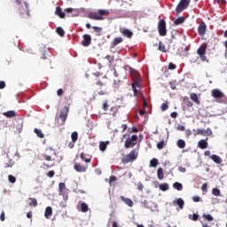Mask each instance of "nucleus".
Returning <instances> with one entry per match:
<instances>
[{
    "instance_id": "nucleus-1",
    "label": "nucleus",
    "mask_w": 227,
    "mask_h": 227,
    "mask_svg": "<svg viewBox=\"0 0 227 227\" xmlns=\"http://www.w3.org/2000/svg\"><path fill=\"white\" fill-rule=\"evenodd\" d=\"M130 75L133 81L131 86L134 92V97H137V94L139 91H141V84L143 80L141 79V74L136 69H130Z\"/></svg>"
},
{
    "instance_id": "nucleus-2",
    "label": "nucleus",
    "mask_w": 227,
    "mask_h": 227,
    "mask_svg": "<svg viewBox=\"0 0 227 227\" xmlns=\"http://www.w3.org/2000/svg\"><path fill=\"white\" fill-rule=\"evenodd\" d=\"M104 15H109V11L99 9L98 12H91L88 14V19L91 20H104Z\"/></svg>"
},
{
    "instance_id": "nucleus-3",
    "label": "nucleus",
    "mask_w": 227,
    "mask_h": 227,
    "mask_svg": "<svg viewBox=\"0 0 227 227\" xmlns=\"http://www.w3.org/2000/svg\"><path fill=\"white\" fill-rule=\"evenodd\" d=\"M125 137H128L126 139V141L124 142V146L126 148H134V146H136L137 145V135H132L130 137V135L124 134L122 136V139H124Z\"/></svg>"
},
{
    "instance_id": "nucleus-4",
    "label": "nucleus",
    "mask_w": 227,
    "mask_h": 227,
    "mask_svg": "<svg viewBox=\"0 0 227 227\" xmlns=\"http://www.w3.org/2000/svg\"><path fill=\"white\" fill-rule=\"evenodd\" d=\"M138 153L136 150L130 151L129 154H126L122 159V164H129V162H134L137 159Z\"/></svg>"
},
{
    "instance_id": "nucleus-5",
    "label": "nucleus",
    "mask_w": 227,
    "mask_h": 227,
    "mask_svg": "<svg viewBox=\"0 0 227 227\" xmlns=\"http://www.w3.org/2000/svg\"><path fill=\"white\" fill-rule=\"evenodd\" d=\"M191 4V0H181L176 8V13H182L184 10L189 8V4Z\"/></svg>"
},
{
    "instance_id": "nucleus-6",
    "label": "nucleus",
    "mask_w": 227,
    "mask_h": 227,
    "mask_svg": "<svg viewBox=\"0 0 227 227\" xmlns=\"http://www.w3.org/2000/svg\"><path fill=\"white\" fill-rule=\"evenodd\" d=\"M158 31L160 36H166L168 35V31L166 30V20H160L158 23Z\"/></svg>"
},
{
    "instance_id": "nucleus-7",
    "label": "nucleus",
    "mask_w": 227,
    "mask_h": 227,
    "mask_svg": "<svg viewBox=\"0 0 227 227\" xmlns=\"http://www.w3.org/2000/svg\"><path fill=\"white\" fill-rule=\"evenodd\" d=\"M68 106H65L64 109L60 112V115L59 116V120H60V125H65L68 116Z\"/></svg>"
},
{
    "instance_id": "nucleus-8",
    "label": "nucleus",
    "mask_w": 227,
    "mask_h": 227,
    "mask_svg": "<svg viewBox=\"0 0 227 227\" xmlns=\"http://www.w3.org/2000/svg\"><path fill=\"white\" fill-rule=\"evenodd\" d=\"M211 95L216 100H219V98H223V97H224V93H223V91H221L219 89L212 90Z\"/></svg>"
},
{
    "instance_id": "nucleus-9",
    "label": "nucleus",
    "mask_w": 227,
    "mask_h": 227,
    "mask_svg": "<svg viewBox=\"0 0 227 227\" xmlns=\"http://www.w3.org/2000/svg\"><path fill=\"white\" fill-rule=\"evenodd\" d=\"M74 169L76 170L77 173H86V171H88V164L82 166L76 163L74 165Z\"/></svg>"
},
{
    "instance_id": "nucleus-10",
    "label": "nucleus",
    "mask_w": 227,
    "mask_h": 227,
    "mask_svg": "<svg viewBox=\"0 0 227 227\" xmlns=\"http://www.w3.org/2000/svg\"><path fill=\"white\" fill-rule=\"evenodd\" d=\"M83 40L82 41V45L83 47H90L91 45V35L85 34L82 36Z\"/></svg>"
},
{
    "instance_id": "nucleus-11",
    "label": "nucleus",
    "mask_w": 227,
    "mask_h": 227,
    "mask_svg": "<svg viewBox=\"0 0 227 227\" xmlns=\"http://www.w3.org/2000/svg\"><path fill=\"white\" fill-rule=\"evenodd\" d=\"M198 33L200 36L205 35V33H207V24H205L204 21H202L198 27Z\"/></svg>"
},
{
    "instance_id": "nucleus-12",
    "label": "nucleus",
    "mask_w": 227,
    "mask_h": 227,
    "mask_svg": "<svg viewBox=\"0 0 227 227\" xmlns=\"http://www.w3.org/2000/svg\"><path fill=\"white\" fill-rule=\"evenodd\" d=\"M207 43H203L200 47H199V49L197 50V54L199 56H203V54H206L207 52Z\"/></svg>"
},
{
    "instance_id": "nucleus-13",
    "label": "nucleus",
    "mask_w": 227,
    "mask_h": 227,
    "mask_svg": "<svg viewBox=\"0 0 227 227\" xmlns=\"http://www.w3.org/2000/svg\"><path fill=\"white\" fill-rule=\"evenodd\" d=\"M173 205H177L179 207V208L182 210V209H184V205H185V202L184 201V200L182 198H179L173 201Z\"/></svg>"
},
{
    "instance_id": "nucleus-14",
    "label": "nucleus",
    "mask_w": 227,
    "mask_h": 227,
    "mask_svg": "<svg viewBox=\"0 0 227 227\" xmlns=\"http://www.w3.org/2000/svg\"><path fill=\"white\" fill-rule=\"evenodd\" d=\"M121 201L125 203V205H128V207H134V201L129 198H125V196H121Z\"/></svg>"
},
{
    "instance_id": "nucleus-15",
    "label": "nucleus",
    "mask_w": 227,
    "mask_h": 227,
    "mask_svg": "<svg viewBox=\"0 0 227 227\" xmlns=\"http://www.w3.org/2000/svg\"><path fill=\"white\" fill-rule=\"evenodd\" d=\"M55 14L58 15L59 19H65L66 17L65 12H63V9H61L59 6L56 7Z\"/></svg>"
},
{
    "instance_id": "nucleus-16",
    "label": "nucleus",
    "mask_w": 227,
    "mask_h": 227,
    "mask_svg": "<svg viewBox=\"0 0 227 227\" xmlns=\"http://www.w3.org/2000/svg\"><path fill=\"white\" fill-rule=\"evenodd\" d=\"M198 146L200 148V150H205L206 148H208V143L207 140L201 139L199 141Z\"/></svg>"
},
{
    "instance_id": "nucleus-17",
    "label": "nucleus",
    "mask_w": 227,
    "mask_h": 227,
    "mask_svg": "<svg viewBox=\"0 0 227 227\" xmlns=\"http://www.w3.org/2000/svg\"><path fill=\"white\" fill-rule=\"evenodd\" d=\"M42 157L47 162H51L52 160H56L55 158H52V155L49 154L48 153H44L42 154Z\"/></svg>"
},
{
    "instance_id": "nucleus-18",
    "label": "nucleus",
    "mask_w": 227,
    "mask_h": 227,
    "mask_svg": "<svg viewBox=\"0 0 227 227\" xmlns=\"http://www.w3.org/2000/svg\"><path fill=\"white\" fill-rule=\"evenodd\" d=\"M44 217H45L46 219H51V217H52V207H47L45 208Z\"/></svg>"
},
{
    "instance_id": "nucleus-19",
    "label": "nucleus",
    "mask_w": 227,
    "mask_h": 227,
    "mask_svg": "<svg viewBox=\"0 0 227 227\" xmlns=\"http://www.w3.org/2000/svg\"><path fill=\"white\" fill-rule=\"evenodd\" d=\"M3 114L6 118H15V116H17V113L13 110L4 112V113H3Z\"/></svg>"
},
{
    "instance_id": "nucleus-20",
    "label": "nucleus",
    "mask_w": 227,
    "mask_h": 227,
    "mask_svg": "<svg viewBox=\"0 0 227 227\" xmlns=\"http://www.w3.org/2000/svg\"><path fill=\"white\" fill-rule=\"evenodd\" d=\"M121 35H123V36H126L127 38H132L134 33H132V31L125 28L123 29L121 32Z\"/></svg>"
},
{
    "instance_id": "nucleus-21",
    "label": "nucleus",
    "mask_w": 227,
    "mask_h": 227,
    "mask_svg": "<svg viewBox=\"0 0 227 227\" xmlns=\"http://www.w3.org/2000/svg\"><path fill=\"white\" fill-rule=\"evenodd\" d=\"M123 42V37H115L112 42V47H116V45H120Z\"/></svg>"
},
{
    "instance_id": "nucleus-22",
    "label": "nucleus",
    "mask_w": 227,
    "mask_h": 227,
    "mask_svg": "<svg viewBox=\"0 0 227 227\" xmlns=\"http://www.w3.org/2000/svg\"><path fill=\"white\" fill-rule=\"evenodd\" d=\"M157 177L159 180H164V168L160 167L157 170Z\"/></svg>"
},
{
    "instance_id": "nucleus-23",
    "label": "nucleus",
    "mask_w": 227,
    "mask_h": 227,
    "mask_svg": "<svg viewBox=\"0 0 227 227\" xmlns=\"http://www.w3.org/2000/svg\"><path fill=\"white\" fill-rule=\"evenodd\" d=\"M210 159L214 160L215 164H221V162H223V159H221L217 154L211 155Z\"/></svg>"
},
{
    "instance_id": "nucleus-24",
    "label": "nucleus",
    "mask_w": 227,
    "mask_h": 227,
    "mask_svg": "<svg viewBox=\"0 0 227 227\" xmlns=\"http://www.w3.org/2000/svg\"><path fill=\"white\" fill-rule=\"evenodd\" d=\"M190 98L191 100H192L193 102H195V104H197V106H200V98H198V94L196 93H192L190 95Z\"/></svg>"
},
{
    "instance_id": "nucleus-25",
    "label": "nucleus",
    "mask_w": 227,
    "mask_h": 227,
    "mask_svg": "<svg viewBox=\"0 0 227 227\" xmlns=\"http://www.w3.org/2000/svg\"><path fill=\"white\" fill-rule=\"evenodd\" d=\"M107 145H109V141L100 142V144H99V150L101 152H106V150L107 149Z\"/></svg>"
},
{
    "instance_id": "nucleus-26",
    "label": "nucleus",
    "mask_w": 227,
    "mask_h": 227,
    "mask_svg": "<svg viewBox=\"0 0 227 227\" xmlns=\"http://www.w3.org/2000/svg\"><path fill=\"white\" fill-rule=\"evenodd\" d=\"M59 196L63 197V200L67 201L68 200V189L64 190L63 192H59Z\"/></svg>"
},
{
    "instance_id": "nucleus-27",
    "label": "nucleus",
    "mask_w": 227,
    "mask_h": 227,
    "mask_svg": "<svg viewBox=\"0 0 227 227\" xmlns=\"http://www.w3.org/2000/svg\"><path fill=\"white\" fill-rule=\"evenodd\" d=\"M35 134H36L37 137H40L41 139H43V137H45V135H43V133L42 132L41 129H39L38 128H35L34 129Z\"/></svg>"
},
{
    "instance_id": "nucleus-28",
    "label": "nucleus",
    "mask_w": 227,
    "mask_h": 227,
    "mask_svg": "<svg viewBox=\"0 0 227 227\" xmlns=\"http://www.w3.org/2000/svg\"><path fill=\"white\" fill-rule=\"evenodd\" d=\"M158 165H159V160L154 158L150 160V164H149L150 168H157Z\"/></svg>"
},
{
    "instance_id": "nucleus-29",
    "label": "nucleus",
    "mask_w": 227,
    "mask_h": 227,
    "mask_svg": "<svg viewBox=\"0 0 227 227\" xmlns=\"http://www.w3.org/2000/svg\"><path fill=\"white\" fill-rule=\"evenodd\" d=\"M159 51H160V52H168V50H166V44H164L162 42H159Z\"/></svg>"
},
{
    "instance_id": "nucleus-30",
    "label": "nucleus",
    "mask_w": 227,
    "mask_h": 227,
    "mask_svg": "<svg viewBox=\"0 0 227 227\" xmlns=\"http://www.w3.org/2000/svg\"><path fill=\"white\" fill-rule=\"evenodd\" d=\"M159 187L160 191H163V192L169 191V184H168V183L161 184H160Z\"/></svg>"
},
{
    "instance_id": "nucleus-31",
    "label": "nucleus",
    "mask_w": 227,
    "mask_h": 227,
    "mask_svg": "<svg viewBox=\"0 0 227 227\" xmlns=\"http://www.w3.org/2000/svg\"><path fill=\"white\" fill-rule=\"evenodd\" d=\"M173 187L174 189H176V191H182V189H184V185L178 182L174 183Z\"/></svg>"
},
{
    "instance_id": "nucleus-32",
    "label": "nucleus",
    "mask_w": 227,
    "mask_h": 227,
    "mask_svg": "<svg viewBox=\"0 0 227 227\" xmlns=\"http://www.w3.org/2000/svg\"><path fill=\"white\" fill-rule=\"evenodd\" d=\"M184 22H185V18H184V17H178V18L175 20L176 26H178V25H180V24H184Z\"/></svg>"
},
{
    "instance_id": "nucleus-33",
    "label": "nucleus",
    "mask_w": 227,
    "mask_h": 227,
    "mask_svg": "<svg viewBox=\"0 0 227 227\" xmlns=\"http://www.w3.org/2000/svg\"><path fill=\"white\" fill-rule=\"evenodd\" d=\"M71 139H72V141H74V143L77 142V139H79V134L77 133V131H74V132L71 134Z\"/></svg>"
},
{
    "instance_id": "nucleus-34",
    "label": "nucleus",
    "mask_w": 227,
    "mask_h": 227,
    "mask_svg": "<svg viewBox=\"0 0 227 227\" xmlns=\"http://www.w3.org/2000/svg\"><path fill=\"white\" fill-rule=\"evenodd\" d=\"M29 207H38V200L35 198H31Z\"/></svg>"
},
{
    "instance_id": "nucleus-35",
    "label": "nucleus",
    "mask_w": 227,
    "mask_h": 227,
    "mask_svg": "<svg viewBox=\"0 0 227 227\" xmlns=\"http://www.w3.org/2000/svg\"><path fill=\"white\" fill-rule=\"evenodd\" d=\"M5 168H13V160L12 159H7L4 162Z\"/></svg>"
},
{
    "instance_id": "nucleus-36",
    "label": "nucleus",
    "mask_w": 227,
    "mask_h": 227,
    "mask_svg": "<svg viewBox=\"0 0 227 227\" xmlns=\"http://www.w3.org/2000/svg\"><path fill=\"white\" fill-rule=\"evenodd\" d=\"M176 145L178 148H184L185 146V141L184 139L177 140Z\"/></svg>"
},
{
    "instance_id": "nucleus-37",
    "label": "nucleus",
    "mask_w": 227,
    "mask_h": 227,
    "mask_svg": "<svg viewBox=\"0 0 227 227\" xmlns=\"http://www.w3.org/2000/svg\"><path fill=\"white\" fill-rule=\"evenodd\" d=\"M65 190H67V184L65 183H59V192H63Z\"/></svg>"
},
{
    "instance_id": "nucleus-38",
    "label": "nucleus",
    "mask_w": 227,
    "mask_h": 227,
    "mask_svg": "<svg viewBox=\"0 0 227 227\" xmlns=\"http://www.w3.org/2000/svg\"><path fill=\"white\" fill-rule=\"evenodd\" d=\"M80 158L82 159V160H83L84 162H91V159L90 158H86V155L84 154V153H82L80 154Z\"/></svg>"
},
{
    "instance_id": "nucleus-39",
    "label": "nucleus",
    "mask_w": 227,
    "mask_h": 227,
    "mask_svg": "<svg viewBox=\"0 0 227 227\" xmlns=\"http://www.w3.org/2000/svg\"><path fill=\"white\" fill-rule=\"evenodd\" d=\"M56 33L59 35V36H65V30L61 27L56 28Z\"/></svg>"
},
{
    "instance_id": "nucleus-40",
    "label": "nucleus",
    "mask_w": 227,
    "mask_h": 227,
    "mask_svg": "<svg viewBox=\"0 0 227 227\" xmlns=\"http://www.w3.org/2000/svg\"><path fill=\"white\" fill-rule=\"evenodd\" d=\"M166 142H164V140H161L157 144V148L158 150H162V148H164Z\"/></svg>"
},
{
    "instance_id": "nucleus-41",
    "label": "nucleus",
    "mask_w": 227,
    "mask_h": 227,
    "mask_svg": "<svg viewBox=\"0 0 227 227\" xmlns=\"http://www.w3.org/2000/svg\"><path fill=\"white\" fill-rule=\"evenodd\" d=\"M200 215H198V214L194 213L193 215H189V219H191V221H198Z\"/></svg>"
},
{
    "instance_id": "nucleus-42",
    "label": "nucleus",
    "mask_w": 227,
    "mask_h": 227,
    "mask_svg": "<svg viewBox=\"0 0 227 227\" xmlns=\"http://www.w3.org/2000/svg\"><path fill=\"white\" fill-rule=\"evenodd\" d=\"M81 210H82V212H88V204L82 202L81 204Z\"/></svg>"
},
{
    "instance_id": "nucleus-43",
    "label": "nucleus",
    "mask_w": 227,
    "mask_h": 227,
    "mask_svg": "<svg viewBox=\"0 0 227 227\" xmlns=\"http://www.w3.org/2000/svg\"><path fill=\"white\" fill-rule=\"evenodd\" d=\"M8 181L10 182V184H15V182H17V178L12 175H9Z\"/></svg>"
},
{
    "instance_id": "nucleus-44",
    "label": "nucleus",
    "mask_w": 227,
    "mask_h": 227,
    "mask_svg": "<svg viewBox=\"0 0 227 227\" xmlns=\"http://www.w3.org/2000/svg\"><path fill=\"white\" fill-rule=\"evenodd\" d=\"M212 192H213L214 196H221V190L220 189L214 188L212 190Z\"/></svg>"
},
{
    "instance_id": "nucleus-45",
    "label": "nucleus",
    "mask_w": 227,
    "mask_h": 227,
    "mask_svg": "<svg viewBox=\"0 0 227 227\" xmlns=\"http://www.w3.org/2000/svg\"><path fill=\"white\" fill-rule=\"evenodd\" d=\"M98 93L100 96L109 95V91H107V89H101Z\"/></svg>"
},
{
    "instance_id": "nucleus-46",
    "label": "nucleus",
    "mask_w": 227,
    "mask_h": 227,
    "mask_svg": "<svg viewBox=\"0 0 227 227\" xmlns=\"http://www.w3.org/2000/svg\"><path fill=\"white\" fill-rule=\"evenodd\" d=\"M202 217H204L206 221H214V217L210 215L204 214Z\"/></svg>"
},
{
    "instance_id": "nucleus-47",
    "label": "nucleus",
    "mask_w": 227,
    "mask_h": 227,
    "mask_svg": "<svg viewBox=\"0 0 227 227\" xmlns=\"http://www.w3.org/2000/svg\"><path fill=\"white\" fill-rule=\"evenodd\" d=\"M98 86L100 87V90H102V87L106 86L107 84V82H103L101 80L98 81L97 82Z\"/></svg>"
},
{
    "instance_id": "nucleus-48",
    "label": "nucleus",
    "mask_w": 227,
    "mask_h": 227,
    "mask_svg": "<svg viewBox=\"0 0 227 227\" xmlns=\"http://www.w3.org/2000/svg\"><path fill=\"white\" fill-rule=\"evenodd\" d=\"M168 70H176V65L173 64V62H170L168 67Z\"/></svg>"
},
{
    "instance_id": "nucleus-49",
    "label": "nucleus",
    "mask_w": 227,
    "mask_h": 227,
    "mask_svg": "<svg viewBox=\"0 0 227 227\" xmlns=\"http://www.w3.org/2000/svg\"><path fill=\"white\" fill-rule=\"evenodd\" d=\"M192 201H194V203H198V202H200V201H201V197H200V196H193L192 197Z\"/></svg>"
},
{
    "instance_id": "nucleus-50",
    "label": "nucleus",
    "mask_w": 227,
    "mask_h": 227,
    "mask_svg": "<svg viewBox=\"0 0 227 227\" xmlns=\"http://www.w3.org/2000/svg\"><path fill=\"white\" fill-rule=\"evenodd\" d=\"M102 109H104L105 111H107V109H109V105L107 104V100H106L103 103Z\"/></svg>"
},
{
    "instance_id": "nucleus-51",
    "label": "nucleus",
    "mask_w": 227,
    "mask_h": 227,
    "mask_svg": "<svg viewBox=\"0 0 227 227\" xmlns=\"http://www.w3.org/2000/svg\"><path fill=\"white\" fill-rule=\"evenodd\" d=\"M207 189H208V184H207V183H204L201 186V190L203 191V192H207Z\"/></svg>"
},
{
    "instance_id": "nucleus-52",
    "label": "nucleus",
    "mask_w": 227,
    "mask_h": 227,
    "mask_svg": "<svg viewBox=\"0 0 227 227\" xmlns=\"http://www.w3.org/2000/svg\"><path fill=\"white\" fill-rule=\"evenodd\" d=\"M120 82H121V81H120V79L114 80V87L118 88V86H120Z\"/></svg>"
},
{
    "instance_id": "nucleus-53",
    "label": "nucleus",
    "mask_w": 227,
    "mask_h": 227,
    "mask_svg": "<svg viewBox=\"0 0 227 227\" xmlns=\"http://www.w3.org/2000/svg\"><path fill=\"white\" fill-rule=\"evenodd\" d=\"M205 136H212V129L210 128L205 130Z\"/></svg>"
},
{
    "instance_id": "nucleus-54",
    "label": "nucleus",
    "mask_w": 227,
    "mask_h": 227,
    "mask_svg": "<svg viewBox=\"0 0 227 227\" xmlns=\"http://www.w3.org/2000/svg\"><path fill=\"white\" fill-rule=\"evenodd\" d=\"M64 12H66V13H72L73 12H75V9H73V8H66L65 10H64Z\"/></svg>"
},
{
    "instance_id": "nucleus-55",
    "label": "nucleus",
    "mask_w": 227,
    "mask_h": 227,
    "mask_svg": "<svg viewBox=\"0 0 227 227\" xmlns=\"http://www.w3.org/2000/svg\"><path fill=\"white\" fill-rule=\"evenodd\" d=\"M168 103H163L161 105V111H168Z\"/></svg>"
},
{
    "instance_id": "nucleus-56",
    "label": "nucleus",
    "mask_w": 227,
    "mask_h": 227,
    "mask_svg": "<svg viewBox=\"0 0 227 227\" xmlns=\"http://www.w3.org/2000/svg\"><path fill=\"white\" fill-rule=\"evenodd\" d=\"M92 29H94L96 33H101L102 31V27H92Z\"/></svg>"
},
{
    "instance_id": "nucleus-57",
    "label": "nucleus",
    "mask_w": 227,
    "mask_h": 227,
    "mask_svg": "<svg viewBox=\"0 0 227 227\" xmlns=\"http://www.w3.org/2000/svg\"><path fill=\"white\" fill-rule=\"evenodd\" d=\"M54 175H56V172H54V170H51L48 172L47 176H49V178H52L54 176Z\"/></svg>"
},
{
    "instance_id": "nucleus-58",
    "label": "nucleus",
    "mask_w": 227,
    "mask_h": 227,
    "mask_svg": "<svg viewBox=\"0 0 227 227\" xmlns=\"http://www.w3.org/2000/svg\"><path fill=\"white\" fill-rule=\"evenodd\" d=\"M201 61H207L208 63V59H207V56H205V54L202 55H199Z\"/></svg>"
},
{
    "instance_id": "nucleus-59",
    "label": "nucleus",
    "mask_w": 227,
    "mask_h": 227,
    "mask_svg": "<svg viewBox=\"0 0 227 227\" xmlns=\"http://www.w3.org/2000/svg\"><path fill=\"white\" fill-rule=\"evenodd\" d=\"M6 88V83L3 81H0V90H4Z\"/></svg>"
},
{
    "instance_id": "nucleus-60",
    "label": "nucleus",
    "mask_w": 227,
    "mask_h": 227,
    "mask_svg": "<svg viewBox=\"0 0 227 227\" xmlns=\"http://www.w3.org/2000/svg\"><path fill=\"white\" fill-rule=\"evenodd\" d=\"M137 189L138 191H143V189H145V185H143V183H138Z\"/></svg>"
},
{
    "instance_id": "nucleus-61",
    "label": "nucleus",
    "mask_w": 227,
    "mask_h": 227,
    "mask_svg": "<svg viewBox=\"0 0 227 227\" xmlns=\"http://www.w3.org/2000/svg\"><path fill=\"white\" fill-rule=\"evenodd\" d=\"M67 146L68 148H74V146H75V142L72 140L71 142L68 143Z\"/></svg>"
},
{
    "instance_id": "nucleus-62",
    "label": "nucleus",
    "mask_w": 227,
    "mask_h": 227,
    "mask_svg": "<svg viewBox=\"0 0 227 227\" xmlns=\"http://www.w3.org/2000/svg\"><path fill=\"white\" fill-rule=\"evenodd\" d=\"M0 220L2 222H4L5 220V214L4 211H2L1 215H0Z\"/></svg>"
},
{
    "instance_id": "nucleus-63",
    "label": "nucleus",
    "mask_w": 227,
    "mask_h": 227,
    "mask_svg": "<svg viewBox=\"0 0 227 227\" xmlns=\"http://www.w3.org/2000/svg\"><path fill=\"white\" fill-rule=\"evenodd\" d=\"M197 134H200V136H205V129H197Z\"/></svg>"
},
{
    "instance_id": "nucleus-64",
    "label": "nucleus",
    "mask_w": 227,
    "mask_h": 227,
    "mask_svg": "<svg viewBox=\"0 0 227 227\" xmlns=\"http://www.w3.org/2000/svg\"><path fill=\"white\" fill-rule=\"evenodd\" d=\"M57 95H58L59 97H61V96L63 95V89H59V90H57Z\"/></svg>"
}]
</instances>
